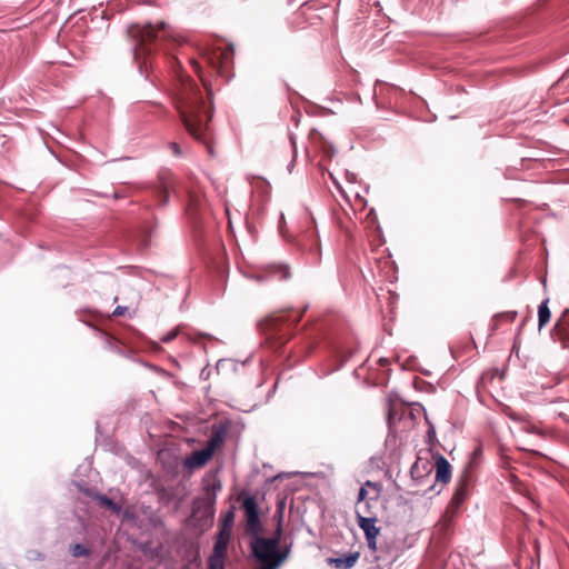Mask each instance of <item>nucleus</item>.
I'll list each match as a JSON object with an SVG mask.
<instances>
[{
    "instance_id": "nucleus-1",
    "label": "nucleus",
    "mask_w": 569,
    "mask_h": 569,
    "mask_svg": "<svg viewBox=\"0 0 569 569\" xmlns=\"http://www.w3.org/2000/svg\"><path fill=\"white\" fill-rule=\"evenodd\" d=\"M177 109L187 131L197 140L207 142L211 107L207 104L201 90L189 77H180Z\"/></svg>"
},
{
    "instance_id": "nucleus-2",
    "label": "nucleus",
    "mask_w": 569,
    "mask_h": 569,
    "mask_svg": "<svg viewBox=\"0 0 569 569\" xmlns=\"http://www.w3.org/2000/svg\"><path fill=\"white\" fill-rule=\"evenodd\" d=\"M128 38L133 44L134 59L140 63L142 57L150 54L154 49L161 47V42L166 39L178 41L173 31L164 22L157 24L133 23L128 27Z\"/></svg>"
},
{
    "instance_id": "nucleus-3",
    "label": "nucleus",
    "mask_w": 569,
    "mask_h": 569,
    "mask_svg": "<svg viewBox=\"0 0 569 569\" xmlns=\"http://www.w3.org/2000/svg\"><path fill=\"white\" fill-rule=\"evenodd\" d=\"M252 555L261 565L260 569H279L291 553V545L280 547L277 539H267L259 535L251 540Z\"/></svg>"
},
{
    "instance_id": "nucleus-4",
    "label": "nucleus",
    "mask_w": 569,
    "mask_h": 569,
    "mask_svg": "<svg viewBox=\"0 0 569 569\" xmlns=\"http://www.w3.org/2000/svg\"><path fill=\"white\" fill-rule=\"evenodd\" d=\"M301 319V315L295 320L286 312H280L267 318L261 323V330L267 339L276 347L283 346L290 338V329Z\"/></svg>"
},
{
    "instance_id": "nucleus-5",
    "label": "nucleus",
    "mask_w": 569,
    "mask_h": 569,
    "mask_svg": "<svg viewBox=\"0 0 569 569\" xmlns=\"http://www.w3.org/2000/svg\"><path fill=\"white\" fill-rule=\"evenodd\" d=\"M242 508L246 513L247 532L257 536L261 532L262 525L259 516V507L256 497L247 496L242 499Z\"/></svg>"
},
{
    "instance_id": "nucleus-6",
    "label": "nucleus",
    "mask_w": 569,
    "mask_h": 569,
    "mask_svg": "<svg viewBox=\"0 0 569 569\" xmlns=\"http://www.w3.org/2000/svg\"><path fill=\"white\" fill-rule=\"evenodd\" d=\"M233 54L230 50H214L208 57V62L216 72L224 78L230 77Z\"/></svg>"
},
{
    "instance_id": "nucleus-7",
    "label": "nucleus",
    "mask_w": 569,
    "mask_h": 569,
    "mask_svg": "<svg viewBox=\"0 0 569 569\" xmlns=\"http://www.w3.org/2000/svg\"><path fill=\"white\" fill-rule=\"evenodd\" d=\"M378 517L357 518L359 528L363 531L368 548L371 551L377 550V538L380 535V528L377 527Z\"/></svg>"
},
{
    "instance_id": "nucleus-8",
    "label": "nucleus",
    "mask_w": 569,
    "mask_h": 569,
    "mask_svg": "<svg viewBox=\"0 0 569 569\" xmlns=\"http://www.w3.org/2000/svg\"><path fill=\"white\" fill-rule=\"evenodd\" d=\"M212 453L206 448L191 452L184 460V466L189 469H197L206 466L212 458Z\"/></svg>"
},
{
    "instance_id": "nucleus-9",
    "label": "nucleus",
    "mask_w": 569,
    "mask_h": 569,
    "mask_svg": "<svg viewBox=\"0 0 569 569\" xmlns=\"http://www.w3.org/2000/svg\"><path fill=\"white\" fill-rule=\"evenodd\" d=\"M436 481L448 483L451 479V466L449 461L440 453L436 457Z\"/></svg>"
},
{
    "instance_id": "nucleus-10",
    "label": "nucleus",
    "mask_w": 569,
    "mask_h": 569,
    "mask_svg": "<svg viewBox=\"0 0 569 569\" xmlns=\"http://www.w3.org/2000/svg\"><path fill=\"white\" fill-rule=\"evenodd\" d=\"M379 496L370 497L368 500L356 503V518L360 517H378L377 505Z\"/></svg>"
},
{
    "instance_id": "nucleus-11",
    "label": "nucleus",
    "mask_w": 569,
    "mask_h": 569,
    "mask_svg": "<svg viewBox=\"0 0 569 569\" xmlns=\"http://www.w3.org/2000/svg\"><path fill=\"white\" fill-rule=\"evenodd\" d=\"M359 558L360 553L355 551L336 558H329L328 562L337 569H351L358 562Z\"/></svg>"
},
{
    "instance_id": "nucleus-12",
    "label": "nucleus",
    "mask_w": 569,
    "mask_h": 569,
    "mask_svg": "<svg viewBox=\"0 0 569 569\" xmlns=\"http://www.w3.org/2000/svg\"><path fill=\"white\" fill-rule=\"evenodd\" d=\"M468 486H469V480H468L467 476L461 477L459 479V481L457 482L455 492L452 495L451 505L458 507L465 501L467 493H468Z\"/></svg>"
},
{
    "instance_id": "nucleus-13",
    "label": "nucleus",
    "mask_w": 569,
    "mask_h": 569,
    "mask_svg": "<svg viewBox=\"0 0 569 569\" xmlns=\"http://www.w3.org/2000/svg\"><path fill=\"white\" fill-rule=\"evenodd\" d=\"M226 435L227 430L224 428H214L204 448L213 455L214 451L223 443Z\"/></svg>"
},
{
    "instance_id": "nucleus-14",
    "label": "nucleus",
    "mask_w": 569,
    "mask_h": 569,
    "mask_svg": "<svg viewBox=\"0 0 569 569\" xmlns=\"http://www.w3.org/2000/svg\"><path fill=\"white\" fill-rule=\"evenodd\" d=\"M221 481L216 477H212L211 480L204 485L207 499L211 505L216 502L217 493L221 490Z\"/></svg>"
},
{
    "instance_id": "nucleus-15",
    "label": "nucleus",
    "mask_w": 569,
    "mask_h": 569,
    "mask_svg": "<svg viewBox=\"0 0 569 569\" xmlns=\"http://www.w3.org/2000/svg\"><path fill=\"white\" fill-rule=\"evenodd\" d=\"M231 532L226 529H220L218 539L214 543L213 551L216 553H222L226 555L228 543L230 540Z\"/></svg>"
},
{
    "instance_id": "nucleus-16",
    "label": "nucleus",
    "mask_w": 569,
    "mask_h": 569,
    "mask_svg": "<svg viewBox=\"0 0 569 569\" xmlns=\"http://www.w3.org/2000/svg\"><path fill=\"white\" fill-rule=\"evenodd\" d=\"M549 299L542 301L538 308V328L541 330L550 320L551 312L548 307Z\"/></svg>"
},
{
    "instance_id": "nucleus-17",
    "label": "nucleus",
    "mask_w": 569,
    "mask_h": 569,
    "mask_svg": "<svg viewBox=\"0 0 569 569\" xmlns=\"http://www.w3.org/2000/svg\"><path fill=\"white\" fill-rule=\"evenodd\" d=\"M367 488H372L376 491V495L379 496V493H380V486L377 482H372V481L368 480L359 489L356 503H361V502H363V501H366V500H368L370 498V497H368Z\"/></svg>"
},
{
    "instance_id": "nucleus-18",
    "label": "nucleus",
    "mask_w": 569,
    "mask_h": 569,
    "mask_svg": "<svg viewBox=\"0 0 569 569\" xmlns=\"http://www.w3.org/2000/svg\"><path fill=\"white\" fill-rule=\"evenodd\" d=\"M226 555L212 552L208 560L209 569H224Z\"/></svg>"
},
{
    "instance_id": "nucleus-19",
    "label": "nucleus",
    "mask_w": 569,
    "mask_h": 569,
    "mask_svg": "<svg viewBox=\"0 0 569 569\" xmlns=\"http://www.w3.org/2000/svg\"><path fill=\"white\" fill-rule=\"evenodd\" d=\"M517 318V311H507L496 315L493 318L495 327H498L502 321L512 322Z\"/></svg>"
},
{
    "instance_id": "nucleus-20",
    "label": "nucleus",
    "mask_w": 569,
    "mask_h": 569,
    "mask_svg": "<svg viewBox=\"0 0 569 569\" xmlns=\"http://www.w3.org/2000/svg\"><path fill=\"white\" fill-rule=\"evenodd\" d=\"M96 499L103 506H106L108 509L114 511V512H119L120 511V506L118 503H116L112 499L108 498L107 496L104 495H97L96 496Z\"/></svg>"
},
{
    "instance_id": "nucleus-21",
    "label": "nucleus",
    "mask_w": 569,
    "mask_h": 569,
    "mask_svg": "<svg viewBox=\"0 0 569 569\" xmlns=\"http://www.w3.org/2000/svg\"><path fill=\"white\" fill-rule=\"evenodd\" d=\"M234 522V508L231 507L223 517L221 529H226L231 532Z\"/></svg>"
},
{
    "instance_id": "nucleus-22",
    "label": "nucleus",
    "mask_w": 569,
    "mask_h": 569,
    "mask_svg": "<svg viewBox=\"0 0 569 569\" xmlns=\"http://www.w3.org/2000/svg\"><path fill=\"white\" fill-rule=\"evenodd\" d=\"M556 330L558 331L559 339L565 348H569V332L565 331L560 322H557Z\"/></svg>"
},
{
    "instance_id": "nucleus-23",
    "label": "nucleus",
    "mask_w": 569,
    "mask_h": 569,
    "mask_svg": "<svg viewBox=\"0 0 569 569\" xmlns=\"http://www.w3.org/2000/svg\"><path fill=\"white\" fill-rule=\"evenodd\" d=\"M272 273L278 276L281 280L288 279L290 276L289 269L286 266H274Z\"/></svg>"
},
{
    "instance_id": "nucleus-24",
    "label": "nucleus",
    "mask_w": 569,
    "mask_h": 569,
    "mask_svg": "<svg viewBox=\"0 0 569 569\" xmlns=\"http://www.w3.org/2000/svg\"><path fill=\"white\" fill-rule=\"evenodd\" d=\"M282 511H279V520L274 530V533L272 537H269L268 539H277V543L280 545V540L282 537Z\"/></svg>"
},
{
    "instance_id": "nucleus-25",
    "label": "nucleus",
    "mask_w": 569,
    "mask_h": 569,
    "mask_svg": "<svg viewBox=\"0 0 569 569\" xmlns=\"http://www.w3.org/2000/svg\"><path fill=\"white\" fill-rule=\"evenodd\" d=\"M71 552L73 557H82L89 555V549L80 543H76L72 546Z\"/></svg>"
},
{
    "instance_id": "nucleus-26",
    "label": "nucleus",
    "mask_w": 569,
    "mask_h": 569,
    "mask_svg": "<svg viewBox=\"0 0 569 569\" xmlns=\"http://www.w3.org/2000/svg\"><path fill=\"white\" fill-rule=\"evenodd\" d=\"M427 439H428V443L430 446H433V442L436 441V429L432 423H429V428L427 431Z\"/></svg>"
},
{
    "instance_id": "nucleus-27",
    "label": "nucleus",
    "mask_w": 569,
    "mask_h": 569,
    "mask_svg": "<svg viewBox=\"0 0 569 569\" xmlns=\"http://www.w3.org/2000/svg\"><path fill=\"white\" fill-rule=\"evenodd\" d=\"M160 196H161V204H166L168 202L169 191L167 184H163L160 189Z\"/></svg>"
},
{
    "instance_id": "nucleus-28",
    "label": "nucleus",
    "mask_w": 569,
    "mask_h": 569,
    "mask_svg": "<svg viewBox=\"0 0 569 569\" xmlns=\"http://www.w3.org/2000/svg\"><path fill=\"white\" fill-rule=\"evenodd\" d=\"M176 337H177V331L173 330V331H170V332L166 333L161 338V341L164 342V343H168V342H171Z\"/></svg>"
},
{
    "instance_id": "nucleus-29",
    "label": "nucleus",
    "mask_w": 569,
    "mask_h": 569,
    "mask_svg": "<svg viewBox=\"0 0 569 569\" xmlns=\"http://www.w3.org/2000/svg\"><path fill=\"white\" fill-rule=\"evenodd\" d=\"M126 311H127V307L118 306L113 310V315L114 316H123L126 313Z\"/></svg>"
},
{
    "instance_id": "nucleus-30",
    "label": "nucleus",
    "mask_w": 569,
    "mask_h": 569,
    "mask_svg": "<svg viewBox=\"0 0 569 569\" xmlns=\"http://www.w3.org/2000/svg\"><path fill=\"white\" fill-rule=\"evenodd\" d=\"M170 148L174 152V154L179 156L181 153L180 147L177 142H170Z\"/></svg>"
},
{
    "instance_id": "nucleus-31",
    "label": "nucleus",
    "mask_w": 569,
    "mask_h": 569,
    "mask_svg": "<svg viewBox=\"0 0 569 569\" xmlns=\"http://www.w3.org/2000/svg\"><path fill=\"white\" fill-rule=\"evenodd\" d=\"M326 156L328 158H331L333 154H335V149L332 148V146H329L327 149L323 150Z\"/></svg>"
},
{
    "instance_id": "nucleus-32",
    "label": "nucleus",
    "mask_w": 569,
    "mask_h": 569,
    "mask_svg": "<svg viewBox=\"0 0 569 569\" xmlns=\"http://www.w3.org/2000/svg\"><path fill=\"white\" fill-rule=\"evenodd\" d=\"M190 62H191V64H192L193 70H194L197 73H200V64H199L196 60H191Z\"/></svg>"
},
{
    "instance_id": "nucleus-33",
    "label": "nucleus",
    "mask_w": 569,
    "mask_h": 569,
    "mask_svg": "<svg viewBox=\"0 0 569 569\" xmlns=\"http://www.w3.org/2000/svg\"><path fill=\"white\" fill-rule=\"evenodd\" d=\"M307 310V307H303V310L299 311L295 317L290 313L291 320H295L298 316H302L303 311Z\"/></svg>"
}]
</instances>
